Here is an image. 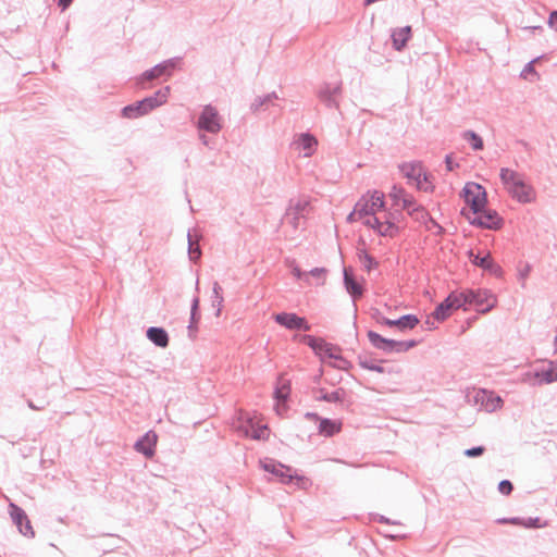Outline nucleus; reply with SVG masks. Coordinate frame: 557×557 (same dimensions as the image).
I'll return each mask as SVG.
<instances>
[{"label":"nucleus","mask_w":557,"mask_h":557,"mask_svg":"<svg viewBox=\"0 0 557 557\" xmlns=\"http://www.w3.org/2000/svg\"><path fill=\"white\" fill-rule=\"evenodd\" d=\"M169 95L170 87L165 86L162 89H159L154 95L124 107L122 110V115L126 119H137L143 116L165 103L168 101Z\"/></svg>","instance_id":"obj_3"},{"label":"nucleus","mask_w":557,"mask_h":557,"mask_svg":"<svg viewBox=\"0 0 557 557\" xmlns=\"http://www.w3.org/2000/svg\"><path fill=\"white\" fill-rule=\"evenodd\" d=\"M380 215H381L382 221L391 222L393 224L394 230L391 234H379V235L385 236V237H394L398 233V226H397V215L398 214L387 211L384 206L383 211L380 212Z\"/></svg>","instance_id":"obj_36"},{"label":"nucleus","mask_w":557,"mask_h":557,"mask_svg":"<svg viewBox=\"0 0 557 557\" xmlns=\"http://www.w3.org/2000/svg\"><path fill=\"white\" fill-rule=\"evenodd\" d=\"M485 451V448L483 446H476L465 450V455L467 457H478L481 456Z\"/></svg>","instance_id":"obj_49"},{"label":"nucleus","mask_w":557,"mask_h":557,"mask_svg":"<svg viewBox=\"0 0 557 557\" xmlns=\"http://www.w3.org/2000/svg\"><path fill=\"white\" fill-rule=\"evenodd\" d=\"M469 305L474 306L479 312L485 313L496 305V298L487 289H467Z\"/></svg>","instance_id":"obj_9"},{"label":"nucleus","mask_w":557,"mask_h":557,"mask_svg":"<svg viewBox=\"0 0 557 557\" xmlns=\"http://www.w3.org/2000/svg\"><path fill=\"white\" fill-rule=\"evenodd\" d=\"M342 423L331 419H320L319 433L323 436H333L341 431Z\"/></svg>","instance_id":"obj_28"},{"label":"nucleus","mask_w":557,"mask_h":557,"mask_svg":"<svg viewBox=\"0 0 557 557\" xmlns=\"http://www.w3.org/2000/svg\"><path fill=\"white\" fill-rule=\"evenodd\" d=\"M529 271H530V268L528 267V268L525 269V271H524V272H521V273H520L521 277H522V278H525V277H527V275H528V273H529Z\"/></svg>","instance_id":"obj_60"},{"label":"nucleus","mask_w":557,"mask_h":557,"mask_svg":"<svg viewBox=\"0 0 557 557\" xmlns=\"http://www.w3.org/2000/svg\"><path fill=\"white\" fill-rule=\"evenodd\" d=\"M463 197L472 213H480L486 206V191L478 183H467L463 187Z\"/></svg>","instance_id":"obj_7"},{"label":"nucleus","mask_w":557,"mask_h":557,"mask_svg":"<svg viewBox=\"0 0 557 557\" xmlns=\"http://www.w3.org/2000/svg\"><path fill=\"white\" fill-rule=\"evenodd\" d=\"M261 468L275 475L280 479V481L284 484L292 482L295 475L292 473V468L286 467L280 462H276L273 459H265L260 461ZM297 480H302V478L296 476Z\"/></svg>","instance_id":"obj_13"},{"label":"nucleus","mask_w":557,"mask_h":557,"mask_svg":"<svg viewBox=\"0 0 557 557\" xmlns=\"http://www.w3.org/2000/svg\"><path fill=\"white\" fill-rule=\"evenodd\" d=\"M307 274H308V277L313 276L314 278H317V280L321 281V283H323V281L325 278L326 270L324 268H314Z\"/></svg>","instance_id":"obj_46"},{"label":"nucleus","mask_w":557,"mask_h":557,"mask_svg":"<svg viewBox=\"0 0 557 557\" xmlns=\"http://www.w3.org/2000/svg\"><path fill=\"white\" fill-rule=\"evenodd\" d=\"M380 521H383V522H385V523H389V519L384 518V517H381Z\"/></svg>","instance_id":"obj_62"},{"label":"nucleus","mask_w":557,"mask_h":557,"mask_svg":"<svg viewBox=\"0 0 557 557\" xmlns=\"http://www.w3.org/2000/svg\"><path fill=\"white\" fill-rule=\"evenodd\" d=\"M157 442V433L153 431H148L135 442L134 449L137 453L143 454L146 458H151L154 456Z\"/></svg>","instance_id":"obj_16"},{"label":"nucleus","mask_w":557,"mask_h":557,"mask_svg":"<svg viewBox=\"0 0 557 557\" xmlns=\"http://www.w3.org/2000/svg\"><path fill=\"white\" fill-rule=\"evenodd\" d=\"M419 220H422L429 230L436 228L437 234L442 233L443 227L432 216H430L425 210L424 215H420Z\"/></svg>","instance_id":"obj_41"},{"label":"nucleus","mask_w":557,"mask_h":557,"mask_svg":"<svg viewBox=\"0 0 557 557\" xmlns=\"http://www.w3.org/2000/svg\"><path fill=\"white\" fill-rule=\"evenodd\" d=\"M540 521L539 518H535V519H532L530 518L529 519V522L525 524V527H535V528H540L541 525L537 523Z\"/></svg>","instance_id":"obj_55"},{"label":"nucleus","mask_w":557,"mask_h":557,"mask_svg":"<svg viewBox=\"0 0 557 557\" xmlns=\"http://www.w3.org/2000/svg\"><path fill=\"white\" fill-rule=\"evenodd\" d=\"M475 400L481 401L483 409L487 412H493L500 408L503 400L493 392L480 391L475 395Z\"/></svg>","instance_id":"obj_21"},{"label":"nucleus","mask_w":557,"mask_h":557,"mask_svg":"<svg viewBox=\"0 0 557 557\" xmlns=\"http://www.w3.org/2000/svg\"><path fill=\"white\" fill-rule=\"evenodd\" d=\"M273 99H277V95L275 92H271L262 97H257L255 101L251 103V110L256 112L260 110L263 106L270 103Z\"/></svg>","instance_id":"obj_38"},{"label":"nucleus","mask_w":557,"mask_h":557,"mask_svg":"<svg viewBox=\"0 0 557 557\" xmlns=\"http://www.w3.org/2000/svg\"><path fill=\"white\" fill-rule=\"evenodd\" d=\"M548 26L557 32V11H553L548 17Z\"/></svg>","instance_id":"obj_50"},{"label":"nucleus","mask_w":557,"mask_h":557,"mask_svg":"<svg viewBox=\"0 0 557 557\" xmlns=\"http://www.w3.org/2000/svg\"><path fill=\"white\" fill-rule=\"evenodd\" d=\"M284 403L285 401H282V404H281V401H278L275 407V410H276L277 414H280V416H282L286 411V406Z\"/></svg>","instance_id":"obj_53"},{"label":"nucleus","mask_w":557,"mask_h":557,"mask_svg":"<svg viewBox=\"0 0 557 557\" xmlns=\"http://www.w3.org/2000/svg\"><path fill=\"white\" fill-rule=\"evenodd\" d=\"M426 329L433 330L436 327L435 320L433 318H428L425 321Z\"/></svg>","instance_id":"obj_54"},{"label":"nucleus","mask_w":557,"mask_h":557,"mask_svg":"<svg viewBox=\"0 0 557 557\" xmlns=\"http://www.w3.org/2000/svg\"><path fill=\"white\" fill-rule=\"evenodd\" d=\"M498 491L504 495H509L512 491V484L508 480H503L498 484Z\"/></svg>","instance_id":"obj_48"},{"label":"nucleus","mask_w":557,"mask_h":557,"mask_svg":"<svg viewBox=\"0 0 557 557\" xmlns=\"http://www.w3.org/2000/svg\"><path fill=\"white\" fill-rule=\"evenodd\" d=\"M180 61V58H173L164 62H161L152 69L144 72L141 75V79L152 81L154 78L160 77L161 75H171L172 71L176 67Z\"/></svg>","instance_id":"obj_17"},{"label":"nucleus","mask_w":557,"mask_h":557,"mask_svg":"<svg viewBox=\"0 0 557 557\" xmlns=\"http://www.w3.org/2000/svg\"><path fill=\"white\" fill-rule=\"evenodd\" d=\"M472 225L487 230H498L503 225V219L494 210L482 209L480 213H473V218L468 216Z\"/></svg>","instance_id":"obj_11"},{"label":"nucleus","mask_w":557,"mask_h":557,"mask_svg":"<svg viewBox=\"0 0 557 557\" xmlns=\"http://www.w3.org/2000/svg\"><path fill=\"white\" fill-rule=\"evenodd\" d=\"M445 163L448 171H453L455 169V164L453 162V158L450 154H447L445 158Z\"/></svg>","instance_id":"obj_52"},{"label":"nucleus","mask_w":557,"mask_h":557,"mask_svg":"<svg viewBox=\"0 0 557 557\" xmlns=\"http://www.w3.org/2000/svg\"><path fill=\"white\" fill-rule=\"evenodd\" d=\"M197 127L199 131L218 134L222 128V117L216 108L211 104L205 106L199 114Z\"/></svg>","instance_id":"obj_6"},{"label":"nucleus","mask_w":557,"mask_h":557,"mask_svg":"<svg viewBox=\"0 0 557 557\" xmlns=\"http://www.w3.org/2000/svg\"><path fill=\"white\" fill-rule=\"evenodd\" d=\"M451 311V305H449V302L445 299L435 308L432 313V318L437 322H442L450 315Z\"/></svg>","instance_id":"obj_34"},{"label":"nucleus","mask_w":557,"mask_h":557,"mask_svg":"<svg viewBox=\"0 0 557 557\" xmlns=\"http://www.w3.org/2000/svg\"><path fill=\"white\" fill-rule=\"evenodd\" d=\"M274 321L284 326L287 330H304L309 331L310 325L305 318L297 315L296 313L281 312L273 315Z\"/></svg>","instance_id":"obj_14"},{"label":"nucleus","mask_w":557,"mask_h":557,"mask_svg":"<svg viewBox=\"0 0 557 557\" xmlns=\"http://www.w3.org/2000/svg\"><path fill=\"white\" fill-rule=\"evenodd\" d=\"M367 336H368L369 342L371 343V345L374 348L382 350L386 354L405 352V351H408L409 349L413 348L417 345L416 341L398 342V341H394V339H388V338L381 336L380 334H377L374 331H369Z\"/></svg>","instance_id":"obj_5"},{"label":"nucleus","mask_w":557,"mask_h":557,"mask_svg":"<svg viewBox=\"0 0 557 557\" xmlns=\"http://www.w3.org/2000/svg\"><path fill=\"white\" fill-rule=\"evenodd\" d=\"M406 194L407 191L403 187L394 185L389 191V197L395 206H400V202Z\"/></svg>","instance_id":"obj_39"},{"label":"nucleus","mask_w":557,"mask_h":557,"mask_svg":"<svg viewBox=\"0 0 557 557\" xmlns=\"http://www.w3.org/2000/svg\"><path fill=\"white\" fill-rule=\"evenodd\" d=\"M342 92V83H325L318 92L319 99L329 108H337V97Z\"/></svg>","instance_id":"obj_15"},{"label":"nucleus","mask_w":557,"mask_h":557,"mask_svg":"<svg viewBox=\"0 0 557 557\" xmlns=\"http://www.w3.org/2000/svg\"><path fill=\"white\" fill-rule=\"evenodd\" d=\"M223 301H224V298L222 295V287L220 286V284L218 282H214L213 287H212V307H214L216 309V311H215L216 317H220V314H221Z\"/></svg>","instance_id":"obj_33"},{"label":"nucleus","mask_w":557,"mask_h":557,"mask_svg":"<svg viewBox=\"0 0 557 557\" xmlns=\"http://www.w3.org/2000/svg\"><path fill=\"white\" fill-rule=\"evenodd\" d=\"M344 284L346 287V290L349 293V295L357 299L362 296L363 294V287L361 284L355 281L352 275L348 272L347 269L344 270Z\"/></svg>","instance_id":"obj_26"},{"label":"nucleus","mask_w":557,"mask_h":557,"mask_svg":"<svg viewBox=\"0 0 557 557\" xmlns=\"http://www.w3.org/2000/svg\"><path fill=\"white\" fill-rule=\"evenodd\" d=\"M333 360L334 361L329 362V364L339 370H347L350 366L349 361L342 357L341 351L336 354V357H334Z\"/></svg>","instance_id":"obj_42"},{"label":"nucleus","mask_w":557,"mask_h":557,"mask_svg":"<svg viewBox=\"0 0 557 557\" xmlns=\"http://www.w3.org/2000/svg\"><path fill=\"white\" fill-rule=\"evenodd\" d=\"M359 364H360L361 368L370 370V371H374V372H379V373H383L384 372L383 367H381V366H379V364H376V363H374L372 361L360 360Z\"/></svg>","instance_id":"obj_44"},{"label":"nucleus","mask_w":557,"mask_h":557,"mask_svg":"<svg viewBox=\"0 0 557 557\" xmlns=\"http://www.w3.org/2000/svg\"><path fill=\"white\" fill-rule=\"evenodd\" d=\"M293 146L295 150L301 152L305 158H309L315 152L318 140L309 133H301L294 140Z\"/></svg>","instance_id":"obj_18"},{"label":"nucleus","mask_w":557,"mask_h":557,"mask_svg":"<svg viewBox=\"0 0 557 557\" xmlns=\"http://www.w3.org/2000/svg\"><path fill=\"white\" fill-rule=\"evenodd\" d=\"M199 307V299L195 297L193 299L191 309H190V324L188 325V330L191 332L195 330V324L197 323L196 314Z\"/></svg>","instance_id":"obj_43"},{"label":"nucleus","mask_w":557,"mask_h":557,"mask_svg":"<svg viewBox=\"0 0 557 557\" xmlns=\"http://www.w3.org/2000/svg\"><path fill=\"white\" fill-rule=\"evenodd\" d=\"M27 406H28L32 410H42V409H44V407L36 406L32 400H27Z\"/></svg>","instance_id":"obj_57"},{"label":"nucleus","mask_w":557,"mask_h":557,"mask_svg":"<svg viewBox=\"0 0 557 557\" xmlns=\"http://www.w3.org/2000/svg\"><path fill=\"white\" fill-rule=\"evenodd\" d=\"M524 30H531V32H534V30H542V26H525L523 27Z\"/></svg>","instance_id":"obj_58"},{"label":"nucleus","mask_w":557,"mask_h":557,"mask_svg":"<svg viewBox=\"0 0 557 557\" xmlns=\"http://www.w3.org/2000/svg\"><path fill=\"white\" fill-rule=\"evenodd\" d=\"M535 377L546 384L557 381V366L549 363L548 368L537 371Z\"/></svg>","instance_id":"obj_29"},{"label":"nucleus","mask_w":557,"mask_h":557,"mask_svg":"<svg viewBox=\"0 0 557 557\" xmlns=\"http://www.w3.org/2000/svg\"><path fill=\"white\" fill-rule=\"evenodd\" d=\"M345 395L346 392L343 388H337L330 393L321 389L320 395L317 396V399L326 403H342L345 398Z\"/></svg>","instance_id":"obj_31"},{"label":"nucleus","mask_w":557,"mask_h":557,"mask_svg":"<svg viewBox=\"0 0 557 557\" xmlns=\"http://www.w3.org/2000/svg\"><path fill=\"white\" fill-rule=\"evenodd\" d=\"M401 174L409 181L414 182L418 189L428 190V175L419 161L405 162L399 165Z\"/></svg>","instance_id":"obj_8"},{"label":"nucleus","mask_w":557,"mask_h":557,"mask_svg":"<svg viewBox=\"0 0 557 557\" xmlns=\"http://www.w3.org/2000/svg\"><path fill=\"white\" fill-rule=\"evenodd\" d=\"M380 323L387 326H396L400 331L412 330L419 323V319L414 314H405L396 320H392L388 318H382Z\"/></svg>","instance_id":"obj_22"},{"label":"nucleus","mask_w":557,"mask_h":557,"mask_svg":"<svg viewBox=\"0 0 557 557\" xmlns=\"http://www.w3.org/2000/svg\"><path fill=\"white\" fill-rule=\"evenodd\" d=\"M187 239L189 259L196 261L201 256V250L198 244V235L196 233L193 234L191 232H188Z\"/></svg>","instance_id":"obj_32"},{"label":"nucleus","mask_w":557,"mask_h":557,"mask_svg":"<svg viewBox=\"0 0 557 557\" xmlns=\"http://www.w3.org/2000/svg\"><path fill=\"white\" fill-rule=\"evenodd\" d=\"M200 140L202 141L203 145H208V138L206 135H200Z\"/></svg>","instance_id":"obj_59"},{"label":"nucleus","mask_w":557,"mask_h":557,"mask_svg":"<svg viewBox=\"0 0 557 557\" xmlns=\"http://www.w3.org/2000/svg\"><path fill=\"white\" fill-rule=\"evenodd\" d=\"M147 337L158 347L165 348L169 345V335L162 327H149L147 330Z\"/></svg>","instance_id":"obj_25"},{"label":"nucleus","mask_w":557,"mask_h":557,"mask_svg":"<svg viewBox=\"0 0 557 557\" xmlns=\"http://www.w3.org/2000/svg\"><path fill=\"white\" fill-rule=\"evenodd\" d=\"M446 300L451 305V309L456 310L459 308H463L466 310V306L469 305V298L467 295V289L461 292H451Z\"/></svg>","instance_id":"obj_27"},{"label":"nucleus","mask_w":557,"mask_h":557,"mask_svg":"<svg viewBox=\"0 0 557 557\" xmlns=\"http://www.w3.org/2000/svg\"><path fill=\"white\" fill-rule=\"evenodd\" d=\"M242 424L238 429L248 437L253 440H264L268 436L267 425H255L250 417H240Z\"/></svg>","instance_id":"obj_19"},{"label":"nucleus","mask_w":557,"mask_h":557,"mask_svg":"<svg viewBox=\"0 0 557 557\" xmlns=\"http://www.w3.org/2000/svg\"><path fill=\"white\" fill-rule=\"evenodd\" d=\"M9 513L11 516L12 521L17 527L21 534H23L26 537H34L35 532L33 530V527L30 524V521L25 513V511L18 507L17 505L10 503L9 504Z\"/></svg>","instance_id":"obj_12"},{"label":"nucleus","mask_w":557,"mask_h":557,"mask_svg":"<svg viewBox=\"0 0 557 557\" xmlns=\"http://www.w3.org/2000/svg\"><path fill=\"white\" fill-rule=\"evenodd\" d=\"M302 341L312 348V350L320 357V359L324 362L325 359H332L336 357V354L341 351V349L330 343H326L322 338H315L311 335H305Z\"/></svg>","instance_id":"obj_10"},{"label":"nucleus","mask_w":557,"mask_h":557,"mask_svg":"<svg viewBox=\"0 0 557 557\" xmlns=\"http://www.w3.org/2000/svg\"><path fill=\"white\" fill-rule=\"evenodd\" d=\"M73 0H57L58 5L62 9V11L66 10Z\"/></svg>","instance_id":"obj_51"},{"label":"nucleus","mask_w":557,"mask_h":557,"mask_svg":"<svg viewBox=\"0 0 557 557\" xmlns=\"http://www.w3.org/2000/svg\"><path fill=\"white\" fill-rule=\"evenodd\" d=\"M498 522L500 523H513V524H517L519 522V519L518 518H511V519H500L498 520Z\"/></svg>","instance_id":"obj_56"},{"label":"nucleus","mask_w":557,"mask_h":557,"mask_svg":"<svg viewBox=\"0 0 557 557\" xmlns=\"http://www.w3.org/2000/svg\"><path fill=\"white\" fill-rule=\"evenodd\" d=\"M462 138L468 141L471 148L475 151L484 148L483 139L473 131H466L462 133Z\"/></svg>","instance_id":"obj_35"},{"label":"nucleus","mask_w":557,"mask_h":557,"mask_svg":"<svg viewBox=\"0 0 557 557\" xmlns=\"http://www.w3.org/2000/svg\"><path fill=\"white\" fill-rule=\"evenodd\" d=\"M310 211V200L307 197L290 199L282 219V223L290 227L292 234L294 235L301 226H304Z\"/></svg>","instance_id":"obj_4"},{"label":"nucleus","mask_w":557,"mask_h":557,"mask_svg":"<svg viewBox=\"0 0 557 557\" xmlns=\"http://www.w3.org/2000/svg\"><path fill=\"white\" fill-rule=\"evenodd\" d=\"M274 394L277 401H285L289 395L288 382L283 379H280L275 387Z\"/></svg>","instance_id":"obj_37"},{"label":"nucleus","mask_w":557,"mask_h":557,"mask_svg":"<svg viewBox=\"0 0 557 557\" xmlns=\"http://www.w3.org/2000/svg\"><path fill=\"white\" fill-rule=\"evenodd\" d=\"M539 59H533L532 61H530L529 63L525 64L524 69L522 70L521 72V76L523 78H528L529 75H534V76H537V73L534 69V63L537 61Z\"/></svg>","instance_id":"obj_45"},{"label":"nucleus","mask_w":557,"mask_h":557,"mask_svg":"<svg viewBox=\"0 0 557 557\" xmlns=\"http://www.w3.org/2000/svg\"><path fill=\"white\" fill-rule=\"evenodd\" d=\"M384 194L379 190L366 193L356 206L363 215L362 224L372 228L376 234H391L394 230L391 222L382 221L380 212L384 207Z\"/></svg>","instance_id":"obj_1"},{"label":"nucleus","mask_w":557,"mask_h":557,"mask_svg":"<svg viewBox=\"0 0 557 557\" xmlns=\"http://www.w3.org/2000/svg\"><path fill=\"white\" fill-rule=\"evenodd\" d=\"M286 264L292 269L293 275L297 280H302L308 283V274L302 272L295 260H286Z\"/></svg>","instance_id":"obj_40"},{"label":"nucleus","mask_w":557,"mask_h":557,"mask_svg":"<svg viewBox=\"0 0 557 557\" xmlns=\"http://www.w3.org/2000/svg\"><path fill=\"white\" fill-rule=\"evenodd\" d=\"M393 47L397 51H401L409 39L411 38V27L405 26V27H398L394 28L391 34Z\"/></svg>","instance_id":"obj_23"},{"label":"nucleus","mask_w":557,"mask_h":557,"mask_svg":"<svg viewBox=\"0 0 557 557\" xmlns=\"http://www.w3.org/2000/svg\"><path fill=\"white\" fill-rule=\"evenodd\" d=\"M308 418L319 419V417L315 413H307Z\"/></svg>","instance_id":"obj_61"},{"label":"nucleus","mask_w":557,"mask_h":557,"mask_svg":"<svg viewBox=\"0 0 557 557\" xmlns=\"http://www.w3.org/2000/svg\"><path fill=\"white\" fill-rule=\"evenodd\" d=\"M500 181L510 195L519 203H531L536 199L534 187L529 184L524 175L508 168H502L499 172Z\"/></svg>","instance_id":"obj_2"},{"label":"nucleus","mask_w":557,"mask_h":557,"mask_svg":"<svg viewBox=\"0 0 557 557\" xmlns=\"http://www.w3.org/2000/svg\"><path fill=\"white\" fill-rule=\"evenodd\" d=\"M468 255H469L471 262L474 265H476L485 271H488L491 274H493L495 276H502V274H503L502 268L493 261L490 253H486L485 256L481 257L479 253L475 255L472 250H470L468 252Z\"/></svg>","instance_id":"obj_20"},{"label":"nucleus","mask_w":557,"mask_h":557,"mask_svg":"<svg viewBox=\"0 0 557 557\" xmlns=\"http://www.w3.org/2000/svg\"><path fill=\"white\" fill-rule=\"evenodd\" d=\"M360 210L361 209H358L357 206L355 205L354 210L347 216V221L350 223L360 221L362 223L363 215L360 213Z\"/></svg>","instance_id":"obj_47"},{"label":"nucleus","mask_w":557,"mask_h":557,"mask_svg":"<svg viewBox=\"0 0 557 557\" xmlns=\"http://www.w3.org/2000/svg\"><path fill=\"white\" fill-rule=\"evenodd\" d=\"M399 207H401V209L406 210L409 215L417 220L420 219V215H424V209L420 207L417 203L414 197L408 193L403 198Z\"/></svg>","instance_id":"obj_24"},{"label":"nucleus","mask_w":557,"mask_h":557,"mask_svg":"<svg viewBox=\"0 0 557 557\" xmlns=\"http://www.w3.org/2000/svg\"><path fill=\"white\" fill-rule=\"evenodd\" d=\"M357 257L362 268L368 272L376 269L379 265L377 261L372 256H370L366 249L358 248Z\"/></svg>","instance_id":"obj_30"}]
</instances>
